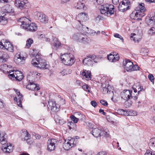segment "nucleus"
Here are the masks:
<instances>
[{"label":"nucleus","instance_id":"f257e3e1","mask_svg":"<svg viewBox=\"0 0 155 155\" xmlns=\"http://www.w3.org/2000/svg\"><path fill=\"white\" fill-rule=\"evenodd\" d=\"M18 21L21 23V27L27 31L35 32L37 29L36 24L34 23L29 24L30 21L26 17L20 18L18 19Z\"/></svg>","mask_w":155,"mask_h":155},{"label":"nucleus","instance_id":"f03ea898","mask_svg":"<svg viewBox=\"0 0 155 155\" xmlns=\"http://www.w3.org/2000/svg\"><path fill=\"white\" fill-rule=\"evenodd\" d=\"M32 54V56H35V58L32 59L31 63L32 65L38 68L45 69L47 68L46 61L41 58V55L39 53Z\"/></svg>","mask_w":155,"mask_h":155},{"label":"nucleus","instance_id":"7ed1b4c3","mask_svg":"<svg viewBox=\"0 0 155 155\" xmlns=\"http://www.w3.org/2000/svg\"><path fill=\"white\" fill-rule=\"evenodd\" d=\"M62 62L65 65L72 66L75 61L74 55L70 53H64L61 54L60 57Z\"/></svg>","mask_w":155,"mask_h":155},{"label":"nucleus","instance_id":"20e7f679","mask_svg":"<svg viewBox=\"0 0 155 155\" xmlns=\"http://www.w3.org/2000/svg\"><path fill=\"white\" fill-rule=\"evenodd\" d=\"M72 39L78 42L87 44L91 41L90 38L86 35L82 33H77L74 34L72 36Z\"/></svg>","mask_w":155,"mask_h":155},{"label":"nucleus","instance_id":"39448f33","mask_svg":"<svg viewBox=\"0 0 155 155\" xmlns=\"http://www.w3.org/2000/svg\"><path fill=\"white\" fill-rule=\"evenodd\" d=\"M101 14L107 16H110L114 14V6L113 5L106 4L102 5L100 8Z\"/></svg>","mask_w":155,"mask_h":155},{"label":"nucleus","instance_id":"423d86ee","mask_svg":"<svg viewBox=\"0 0 155 155\" xmlns=\"http://www.w3.org/2000/svg\"><path fill=\"white\" fill-rule=\"evenodd\" d=\"M123 65L125 66V68L127 71H131L139 70V67L136 65L133 64L132 62L126 59L125 61H123Z\"/></svg>","mask_w":155,"mask_h":155},{"label":"nucleus","instance_id":"0eeeda50","mask_svg":"<svg viewBox=\"0 0 155 155\" xmlns=\"http://www.w3.org/2000/svg\"><path fill=\"white\" fill-rule=\"evenodd\" d=\"M77 140L75 138L69 137L67 140H65L63 144V148L65 150H68L75 146Z\"/></svg>","mask_w":155,"mask_h":155},{"label":"nucleus","instance_id":"6e6552de","mask_svg":"<svg viewBox=\"0 0 155 155\" xmlns=\"http://www.w3.org/2000/svg\"><path fill=\"white\" fill-rule=\"evenodd\" d=\"M15 5L21 9H27L30 7V4L27 0H15Z\"/></svg>","mask_w":155,"mask_h":155},{"label":"nucleus","instance_id":"1a4fd4ad","mask_svg":"<svg viewBox=\"0 0 155 155\" xmlns=\"http://www.w3.org/2000/svg\"><path fill=\"white\" fill-rule=\"evenodd\" d=\"M31 76L30 75L29 76L27 77L28 80V81L29 83L26 86V88L31 90H34V91H38L40 90V88L38 85H37L34 81L32 80H31Z\"/></svg>","mask_w":155,"mask_h":155},{"label":"nucleus","instance_id":"9d476101","mask_svg":"<svg viewBox=\"0 0 155 155\" xmlns=\"http://www.w3.org/2000/svg\"><path fill=\"white\" fill-rule=\"evenodd\" d=\"M0 48L5 49L9 51L12 52L13 47L9 42L6 40L2 39L0 42Z\"/></svg>","mask_w":155,"mask_h":155},{"label":"nucleus","instance_id":"9b49d317","mask_svg":"<svg viewBox=\"0 0 155 155\" xmlns=\"http://www.w3.org/2000/svg\"><path fill=\"white\" fill-rule=\"evenodd\" d=\"M76 19L80 24L79 27H84L85 26L84 24L88 19V15L85 13L82 12L77 16Z\"/></svg>","mask_w":155,"mask_h":155},{"label":"nucleus","instance_id":"f8f14e48","mask_svg":"<svg viewBox=\"0 0 155 155\" xmlns=\"http://www.w3.org/2000/svg\"><path fill=\"white\" fill-rule=\"evenodd\" d=\"M96 56L94 55H89L83 60V63L85 65L91 66L94 62H95L94 60Z\"/></svg>","mask_w":155,"mask_h":155},{"label":"nucleus","instance_id":"ddd939ff","mask_svg":"<svg viewBox=\"0 0 155 155\" xmlns=\"http://www.w3.org/2000/svg\"><path fill=\"white\" fill-rule=\"evenodd\" d=\"M134 93L131 91V98H133L134 100H136L137 98V95L139 94L140 91H144V89L142 87H141L140 85H138L136 88H135V86H134L133 87Z\"/></svg>","mask_w":155,"mask_h":155},{"label":"nucleus","instance_id":"4468645a","mask_svg":"<svg viewBox=\"0 0 155 155\" xmlns=\"http://www.w3.org/2000/svg\"><path fill=\"white\" fill-rule=\"evenodd\" d=\"M37 19L40 21L41 22L45 23L48 22V18L45 14L39 12H36L35 14Z\"/></svg>","mask_w":155,"mask_h":155},{"label":"nucleus","instance_id":"2eb2a0df","mask_svg":"<svg viewBox=\"0 0 155 155\" xmlns=\"http://www.w3.org/2000/svg\"><path fill=\"white\" fill-rule=\"evenodd\" d=\"M57 140L54 139L48 140L47 142V150L49 151H51L55 149V144Z\"/></svg>","mask_w":155,"mask_h":155},{"label":"nucleus","instance_id":"dca6fc26","mask_svg":"<svg viewBox=\"0 0 155 155\" xmlns=\"http://www.w3.org/2000/svg\"><path fill=\"white\" fill-rule=\"evenodd\" d=\"M3 144V145L2 147V150L4 153H10L12 152L13 147L12 144L10 143L4 144V143Z\"/></svg>","mask_w":155,"mask_h":155},{"label":"nucleus","instance_id":"f3484780","mask_svg":"<svg viewBox=\"0 0 155 155\" xmlns=\"http://www.w3.org/2000/svg\"><path fill=\"white\" fill-rule=\"evenodd\" d=\"M130 3L129 1H127L126 2L124 1L120 2L118 6L119 10L121 12H124L128 9L129 8V5L128 3Z\"/></svg>","mask_w":155,"mask_h":155},{"label":"nucleus","instance_id":"a211bd4d","mask_svg":"<svg viewBox=\"0 0 155 155\" xmlns=\"http://www.w3.org/2000/svg\"><path fill=\"white\" fill-rule=\"evenodd\" d=\"M2 12L3 13L2 15H5V13H13L14 12V9L12 7V6L8 4L5 6H3L2 8Z\"/></svg>","mask_w":155,"mask_h":155},{"label":"nucleus","instance_id":"6ab92c4d","mask_svg":"<svg viewBox=\"0 0 155 155\" xmlns=\"http://www.w3.org/2000/svg\"><path fill=\"white\" fill-rule=\"evenodd\" d=\"M14 91H15V92L19 97L18 99V101L17 100V98L16 97H15L14 98V101H16L17 104L19 107H22V105L21 104V102L23 99V96L22 94H21L20 92L18 90L15 89H14Z\"/></svg>","mask_w":155,"mask_h":155},{"label":"nucleus","instance_id":"aec40b11","mask_svg":"<svg viewBox=\"0 0 155 155\" xmlns=\"http://www.w3.org/2000/svg\"><path fill=\"white\" fill-rule=\"evenodd\" d=\"M48 106L47 105L48 108L50 109L53 112H56L59 111V108L57 106L55 102L52 101H48Z\"/></svg>","mask_w":155,"mask_h":155},{"label":"nucleus","instance_id":"412c9836","mask_svg":"<svg viewBox=\"0 0 155 155\" xmlns=\"http://www.w3.org/2000/svg\"><path fill=\"white\" fill-rule=\"evenodd\" d=\"M131 91L129 90H124L121 93V96L122 98L125 100H127L131 99Z\"/></svg>","mask_w":155,"mask_h":155},{"label":"nucleus","instance_id":"4be33fe9","mask_svg":"<svg viewBox=\"0 0 155 155\" xmlns=\"http://www.w3.org/2000/svg\"><path fill=\"white\" fill-rule=\"evenodd\" d=\"M15 62L17 64H23L25 61V58L21 54H18L15 57L14 59Z\"/></svg>","mask_w":155,"mask_h":155},{"label":"nucleus","instance_id":"5701e85b","mask_svg":"<svg viewBox=\"0 0 155 155\" xmlns=\"http://www.w3.org/2000/svg\"><path fill=\"white\" fill-rule=\"evenodd\" d=\"M148 19H146V21L148 25L155 24V13L152 12L148 16Z\"/></svg>","mask_w":155,"mask_h":155},{"label":"nucleus","instance_id":"b1692460","mask_svg":"<svg viewBox=\"0 0 155 155\" xmlns=\"http://www.w3.org/2000/svg\"><path fill=\"white\" fill-rule=\"evenodd\" d=\"M78 29L80 31H83L91 35H94L96 33V32L94 30L89 29L88 28L86 27L85 26H84V27H79L78 28Z\"/></svg>","mask_w":155,"mask_h":155},{"label":"nucleus","instance_id":"393cba45","mask_svg":"<svg viewBox=\"0 0 155 155\" xmlns=\"http://www.w3.org/2000/svg\"><path fill=\"white\" fill-rule=\"evenodd\" d=\"M21 131L22 132L21 133V135L25 136L24 140H26L27 143L30 144L31 143L29 141L30 135L28 133L27 131L25 129L22 130Z\"/></svg>","mask_w":155,"mask_h":155},{"label":"nucleus","instance_id":"a878e982","mask_svg":"<svg viewBox=\"0 0 155 155\" xmlns=\"http://www.w3.org/2000/svg\"><path fill=\"white\" fill-rule=\"evenodd\" d=\"M82 74L86 80H91V72L90 71L84 70Z\"/></svg>","mask_w":155,"mask_h":155},{"label":"nucleus","instance_id":"bb28decb","mask_svg":"<svg viewBox=\"0 0 155 155\" xmlns=\"http://www.w3.org/2000/svg\"><path fill=\"white\" fill-rule=\"evenodd\" d=\"M8 58L9 56L4 51H0V61L5 62Z\"/></svg>","mask_w":155,"mask_h":155},{"label":"nucleus","instance_id":"cd10ccee","mask_svg":"<svg viewBox=\"0 0 155 155\" xmlns=\"http://www.w3.org/2000/svg\"><path fill=\"white\" fill-rule=\"evenodd\" d=\"M52 40L53 42L52 43V45L55 47L56 49L61 46V43L56 38L52 37Z\"/></svg>","mask_w":155,"mask_h":155},{"label":"nucleus","instance_id":"c85d7f7f","mask_svg":"<svg viewBox=\"0 0 155 155\" xmlns=\"http://www.w3.org/2000/svg\"><path fill=\"white\" fill-rule=\"evenodd\" d=\"M101 128H95L92 131V135L96 137H101Z\"/></svg>","mask_w":155,"mask_h":155},{"label":"nucleus","instance_id":"c756f323","mask_svg":"<svg viewBox=\"0 0 155 155\" xmlns=\"http://www.w3.org/2000/svg\"><path fill=\"white\" fill-rule=\"evenodd\" d=\"M109 131L107 129L101 128V136H105L108 137L109 136Z\"/></svg>","mask_w":155,"mask_h":155},{"label":"nucleus","instance_id":"7c9ffc66","mask_svg":"<svg viewBox=\"0 0 155 155\" xmlns=\"http://www.w3.org/2000/svg\"><path fill=\"white\" fill-rule=\"evenodd\" d=\"M143 12H141L139 11H137L135 14V19L137 18V20L141 19V18L144 15Z\"/></svg>","mask_w":155,"mask_h":155},{"label":"nucleus","instance_id":"2f4dec72","mask_svg":"<svg viewBox=\"0 0 155 155\" xmlns=\"http://www.w3.org/2000/svg\"><path fill=\"white\" fill-rule=\"evenodd\" d=\"M6 134L4 132H3L2 133H0V142L2 143H3L6 141V139L5 138Z\"/></svg>","mask_w":155,"mask_h":155},{"label":"nucleus","instance_id":"473e14b6","mask_svg":"<svg viewBox=\"0 0 155 155\" xmlns=\"http://www.w3.org/2000/svg\"><path fill=\"white\" fill-rule=\"evenodd\" d=\"M136 10L139 11L141 12H144L145 10L144 4L142 3L138 5V7L136 8Z\"/></svg>","mask_w":155,"mask_h":155},{"label":"nucleus","instance_id":"72a5a7b5","mask_svg":"<svg viewBox=\"0 0 155 155\" xmlns=\"http://www.w3.org/2000/svg\"><path fill=\"white\" fill-rule=\"evenodd\" d=\"M85 5L83 2H79L78 3L77 5L75 6V8L77 9H85L84 7Z\"/></svg>","mask_w":155,"mask_h":155},{"label":"nucleus","instance_id":"f704fd0d","mask_svg":"<svg viewBox=\"0 0 155 155\" xmlns=\"http://www.w3.org/2000/svg\"><path fill=\"white\" fill-rule=\"evenodd\" d=\"M7 23V18L5 17V15H1L0 17V23L1 25H5Z\"/></svg>","mask_w":155,"mask_h":155},{"label":"nucleus","instance_id":"c9c22d12","mask_svg":"<svg viewBox=\"0 0 155 155\" xmlns=\"http://www.w3.org/2000/svg\"><path fill=\"white\" fill-rule=\"evenodd\" d=\"M68 126L70 130L74 129L76 128V125L75 124L72 122L71 121L68 123Z\"/></svg>","mask_w":155,"mask_h":155},{"label":"nucleus","instance_id":"e433bc0d","mask_svg":"<svg viewBox=\"0 0 155 155\" xmlns=\"http://www.w3.org/2000/svg\"><path fill=\"white\" fill-rule=\"evenodd\" d=\"M26 47L28 48H30L31 44L33 43V41L31 38H28L26 41Z\"/></svg>","mask_w":155,"mask_h":155},{"label":"nucleus","instance_id":"4c0bfd02","mask_svg":"<svg viewBox=\"0 0 155 155\" xmlns=\"http://www.w3.org/2000/svg\"><path fill=\"white\" fill-rule=\"evenodd\" d=\"M148 144L150 146L155 147V138L151 139L149 141Z\"/></svg>","mask_w":155,"mask_h":155},{"label":"nucleus","instance_id":"58836bf2","mask_svg":"<svg viewBox=\"0 0 155 155\" xmlns=\"http://www.w3.org/2000/svg\"><path fill=\"white\" fill-rule=\"evenodd\" d=\"M110 87V86H107V87H103V92L104 94H105L107 93L108 92H110V90L109 89Z\"/></svg>","mask_w":155,"mask_h":155},{"label":"nucleus","instance_id":"ea45409f","mask_svg":"<svg viewBox=\"0 0 155 155\" xmlns=\"http://www.w3.org/2000/svg\"><path fill=\"white\" fill-rule=\"evenodd\" d=\"M32 76L34 77H35L36 78L38 79L39 78L41 77V74L38 73L36 72H33Z\"/></svg>","mask_w":155,"mask_h":155},{"label":"nucleus","instance_id":"a19ab883","mask_svg":"<svg viewBox=\"0 0 155 155\" xmlns=\"http://www.w3.org/2000/svg\"><path fill=\"white\" fill-rule=\"evenodd\" d=\"M82 88L85 91H87L88 92H90L91 88L87 85L85 84L82 86Z\"/></svg>","mask_w":155,"mask_h":155},{"label":"nucleus","instance_id":"79ce46f5","mask_svg":"<svg viewBox=\"0 0 155 155\" xmlns=\"http://www.w3.org/2000/svg\"><path fill=\"white\" fill-rule=\"evenodd\" d=\"M71 119L73 121L74 123L76 124L77 123L78 121V118H77L74 115H72L70 116Z\"/></svg>","mask_w":155,"mask_h":155},{"label":"nucleus","instance_id":"37998d69","mask_svg":"<svg viewBox=\"0 0 155 155\" xmlns=\"http://www.w3.org/2000/svg\"><path fill=\"white\" fill-rule=\"evenodd\" d=\"M148 34L151 35L155 34V28L152 27L148 31Z\"/></svg>","mask_w":155,"mask_h":155},{"label":"nucleus","instance_id":"c03bdc74","mask_svg":"<svg viewBox=\"0 0 155 155\" xmlns=\"http://www.w3.org/2000/svg\"><path fill=\"white\" fill-rule=\"evenodd\" d=\"M82 2L84 1L85 2V0H82ZM87 1H90L91 2H94L95 1L98 4H102L104 2V0H87Z\"/></svg>","mask_w":155,"mask_h":155},{"label":"nucleus","instance_id":"a18cd8bd","mask_svg":"<svg viewBox=\"0 0 155 155\" xmlns=\"http://www.w3.org/2000/svg\"><path fill=\"white\" fill-rule=\"evenodd\" d=\"M118 113L121 115H127L126 112L124 110L121 109H119L118 110Z\"/></svg>","mask_w":155,"mask_h":155},{"label":"nucleus","instance_id":"49530a36","mask_svg":"<svg viewBox=\"0 0 155 155\" xmlns=\"http://www.w3.org/2000/svg\"><path fill=\"white\" fill-rule=\"evenodd\" d=\"M20 75L18 76L17 74H15L16 77H15V79L18 81H21L23 78V74L22 73H21Z\"/></svg>","mask_w":155,"mask_h":155},{"label":"nucleus","instance_id":"de8ad7c7","mask_svg":"<svg viewBox=\"0 0 155 155\" xmlns=\"http://www.w3.org/2000/svg\"><path fill=\"white\" fill-rule=\"evenodd\" d=\"M55 122L56 123H58L61 125H63L65 123V121L63 120L58 119L55 120Z\"/></svg>","mask_w":155,"mask_h":155},{"label":"nucleus","instance_id":"09e8293b","mask_svg":"<svg viewBox=\"0 0 155 155\" xmlns=\"http://www.w3.org/2000/svg\"><path fill=\"white\" fill-rule=\"evenodd\" d=\"M114 53H113V54H110L109 55L107 56V59H108L110 61L112 62V61L113 60V59H114L113 57L114 55Z\"/></svg>","mask_w":155,"mask_h":155},{"label":"nucleus","instance_id":"8fccbe9b","mask_svg":"<svg viewBox=\"0 0 155 155\" xmlns=\"http://www.w3.org/2000/svg\"><path fill=\"white\" fill-rule=\"evenodd\" d=\"M149 79L153 83V84L154 83V78L152 74H150L148 75V76Z\"/></svg>","mask_w":155,"mask_h":155},{"label":"nucleus","instance_id":"3c124183","mask_svg":"<svg viewBox=\"0 0 155 155\" xmlns=\"http://www.w3.org/2000/svg\"><path fill=\"white\" fill-rule=\"evenodd\" d=\"M10 65H7L6 64H5L2 65H1V68H2L3 70L4 71V70L5 69H8L9 68H10Z\"/></svg>","mask_w":155,"mask_h":155},{"label":"nucleus","instance_id":"603ef678","mask_svg":"<svg viewBox=\"0 0 155 155\" xmlns=\"http://www.w3.org/2000/svg\"><path fill=\"white\" fill-rule=\"evenodd\" d=\"M100 103L101 104L104 106H107L108 105L107 102L104 100H102L100 101Z\"/></svg>","mask_w":155,"mask_h":155},{"label":"nucleus","instance_id":"864d4df0","mask_svg":"<svg viewBox=\"0 0 155 155\" xmlns=\"http://www.w3.org/2000/svg\"><path fill=\"white\" fill-rule=\"evenodd\" d=\"M8 76L9 78L13 80H14L15 79V77H16V75L14 74V73L12 74H8Z\"/></svg>","mask_w":155,"mask_h":155},{"label":"nucleus","instance_id":"5fc2aeb1","mask_svg":"<svg viewBox=\"0 0 155 155\" xmlns=\"http://www.w3.org/2000/svg\"><path fill=\"white\" fill-rule=\"evenodd\" d=\"M80 117H79V118H78V120H80L81 121H82L84 120L85 118V116L83 114H80Z\"/></svg>","mask_w":155,"mask_h":155},{"label":"nucleus","instance_id":"6e6d98bb","mask_svg":"<svg viewBox=\"0 0 155 155\" xmlns=\"http://www.w3.org/2000/svg\"><path fill=\"white\" fill-rule=\"evenodd\" d=\"M104 18L100 15H98L96 18V20L97 21H100L101 20H102L104 19Z\"/></svg>","mask_w":155,"mask_h":155},{"label":"nucleus","instance_id":"4d7b16f0","mask_svg":"<svg viewBox=\"0 0 155 155\" xmlns=\"http://www.w3.org/2000/svg\"><path fill=\"white\" fill-rule=\"evenodd\" d=\"M61 75L62 76L65 75H67V72L66 69L63 70L61 72Z\"/></svg>","mask_w":155,"mask_h":155},{"label":"nucleus","instance_id":"13d9d810","mask_svg":"<svg viewBox=\"0 0 155 155\" xmlns=\"http://www.w3.org/2000/svg\"><path fill=\"white\" fill-rule=\"evenodd\" d=\"M91 104L92 106L94 107L96 106L97 104L96 102L94 101H91Z\"/></svg>","mask_w":155,"mask_h":155},{"label":"nucleus","instance_id":"bf43d9fd","mask_svg":"<svg viewBox=\"0 0 155 155\" xmlns=\"http://www.w3.org/2000/svg\"><path fill=\"white\" fill-rule=\"evenodd\" d=\"M82 114L79 112H75L74 114V115L77 117V118H79L80 116V115Z\"/></svg>","mask_w":155,"mask_h":155},{"label":"nucleus","instance_id":"052dcab7","mask_svg":"<svg viewBox=\"0 0 155 155\" xmlns=\"http://www.w3.org/2000/svg\"><path fill=\"white\" fill-rule=\"evenodd\" d=\"M97 155H107V153L105 151H102L99 152Z\"/></svg>","mask_w":155,"mask_h":155},{"label":"nucleus","instance_id":"680f3d73","mask_svg":"<svg viewBox=\"0 0 155 155\" xmlns=\"http://www.w3.org/2000/svg\"><path fill=\"white\" fill-rule=\"evenodd\" d=\"M152 151L150 150H147L144 155H152Z\"/></svg>","mask_w":155,"mask_h":155},{"label":"nucleus","instance_id":"e2e57ef3","mask_svg":"<svg viewBox=\"0 0 155 155\" xmlns=\"http://www.w3.org/2000/svg\"><path fill=\"white\" fill-rule=\"evenodd\" d=\"M150 109L151 111L155 113V105L151 106Z\"/></svg>","mask_w":155,"mask_h":155},{"label":"nucleus","instance_id":"0e129e2a","mask_svg":"<svg viewBox=\"0 0 155 155\" xmlns=\"http://www.w3.org/2000/svg\"><path fill=\"white\" fill-rule=\"evenodd\" d=\"M112 3L114 5H117L119 3V0H112Z\"/></svg>","mask_w":155,"mask_h":155},{"label":"nucleus","instance_id":"69168bd1","mask_svg":"<svg viewBox=\"0 0 155 155\" xmlns=\"http://www.w3.org/2000/svg\"><path fill=\"white\" fill-rule=\"evenodd\" d=\"M151 123L155 125V117H153L151 120Z\"/></svg>","mask_w":155,"mask_h":155},{"label":"nucleus","instance_id":"338daca9","mask_svg":"<svg viewBox=\"0 0 155 155\" xmlns=\"http://www.w3.org/2000/svg\"><path fill=\"white\" fill-rule=\"evenodd\" d=\"M66 72H67V75L68 74H69L71 73L72 72V70L70 69H66Z\"/></svg>","mask_w":155,"mask_h":155},{"label":"nucleus","instance_id":"774afa93","mask_svg":"<svg viewBox=\"0 0 155 155\" xmlns=\"http://www.w3.org/2000/svg\"><path fill=\"white\" fill-rule=\"evenodd\" d=\"M4 107V103L3 101L0 100V108H2Z\"/></svg>","mask_w":155,"mask_h":155}]
</instances>
